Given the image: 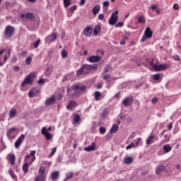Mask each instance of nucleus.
<instances>
[{
  "label": "nucleus",
  "mask_w": 181,
  "mask_h": 181,
  "mask_svg": "<svg viewBox=\"0 0 181 181\" xmlns=\"http://www.w3.org/2000/svg\"><path fill=\"white\" fill-rule=\"evenodd\" d=\"M52 71H53V66H49V67L46 68L45 71V74L46 77H49V76H50V74H52Z\"/></svg>",
  "instance_id": "obj_25"
},
{
  "label": "nucleus",
  "mask_w": 181,
  "mask_h": 181,
  "mask_svg": "<svg viewBox=\"0 0 181 181\" xmlns=\"http://www.w3.org/2000/svg\"><path fill=\"white\" fill-rule=\"evenodd\" d=\"M18 131V128L12 127L7 132V136L9 139H13L15 138V133Z\"/></svg>",
  "instance_id": "obj_7"
},
{
  "label": "nucleus",
  "mask_w": 181,
  "mask_h": 181,
  "mask_svg": "<svg viewBox=\"0 0 181 181\" xmlns=\"http://www.w3.org/2000/svg\"><path fill=\"white\" fill-rule=\"evenodd\" d=\"M100 30H101V26L100 25H96L93 30V35L97 36V35H98Z\"/></svg>",
  "instance_id": "obj_30"
},
{
  "label": "nucleus",
  "mask_w": 181,
  "mask_h": 181,
  "mask_svg": "<svg viewBox=\"0 0 181 181\" xmlns=\"http://www.w3.org/2000/svg\"><path fill=\"white\" fill-rule=\"evenodd\" d=\"M30 63H32V57H28L25 59V64H28V66H29Z\"/></svg>",
  "instance_id": "obj_42"
},
{
  "label": "nucleus",
  "mask_w": 181,
  "mask_h": 181,
  "mask_svg": "<svg viewBox=\"0 0 181 181\" xmlns=\"http://www.w3.org/2000/svg\"><path fill=\"white\" fill-rule=\"evenodd\" d=\"M173 59L174 60H177L178 62H180V58L179 57V55H174Z\"/></svg>",
  "instance_id": "obj_60"
},
{
  "label": "nucleus",
  "mask_w": 181,
  "mask_h": 181,
  "mask_svg": "<svg viewBox=\"0 0 181 181\" xmlns=\"http://www.w3.org/2000/svg\"><path fill=\"white\" fill-rule=\"evenodd\" d=\"M40 43V39H38L36 42H34L33 46H34L35 49H37Z\"/></svg>",
  "instance_id": "obj_46"
},
{
  "label": "nucleus",
  "mask_w": 181,
  "mask_h": 181,
  "mask_svg": "<svg viewBox=\"0 0 181 181\" xmlns=\"http://www.w3.org/2000/svg\"><path fill=\"white\" fill-rule=\"evenodd\" d=\"M8 173L10 176H11L12 179H16V175H15V173H13V170H9Z\"/></svg>",
  "instance_id": "obj_43"
},
{
  "label": "nucleus",
  "mask_w": 181,
  "mask_h": 181,
  "mask_svg": "<svg viewBox=\"0 0 181 181\" xmlns=\"http://www.w3.org/2000/svg\"><path fill=\"white\" fill-rule=\"evenodd\" d=\"M163 172H168V170L166 169V166L163 164H159L156 168L155 173L156 175H160L161 173H163Z\"/></svg>",
  "instance_id": "obj_5"
},
{
  "label": "nucleus",
  "mask_w": 181,
  "mask_h": 181,
  "mask_svg": "<svg viewBox=\"0 0 181 181\" xmlns=\"http://www.w3.org/2000/svg\"><path fill=\"white\" fill-rule=\"evenodd\" d=\"M64 5L65 8H69L70 6V0H64Z\"/></svg>",
  "instance_id": "obj_44"
},
{
  "label": "nucleus",
  "mask_w": 181,
  "mask_h": 181,
  "mask_svg": "<svg viewBox=\"0 0 181 181\" xmlns=\"http://www.w3.org/2000/svg\"><path fill=\"white\" fill-rule=\"evenodd\" d=\"M62 94L54 95L55 101L57 100H62Z\"/></svg>",
  "instance_id": "obj_53"
},
{
  "label": "nucleus",
  "mask_w": 181,
  "mask_h": 181,
  "mask_svg": "<svg viewBox=\"0 0 181 181\" xmlns=\"http://www.w3.org/2000/svg\"><path fill=\"white\" fill-rule=\"evenodd\" d=\"M168 69V65L166 64H159V65H154L153 66V71H162V70H166Z\"/></svg>",
  "instance_id": "obj_10"
},
{
  "label": "nucleus",
  "mask_w": 181,
  "mask_h": 181,
  "mask_svg": "<svg viewBox=\"0 0 181 181\" xmlns=\"http://www.w3.org/2000/svg\"><path fill=\"white\" fill-rule=\"evenodd\" d=\"M111 66L110 65H107L104 69H103V74H105V73H108V71H110V70H111Z\"/></svg>",
  "instance_id": "obj_40"
},
{
  "label": "nucleus",
  "mask_w": 181,
  "mask_h": 181,
  "mask_svg": "<svg viewBox=\"0 0 181 181\" xmlns=\"http://www.w3.org/2000/svg\"><path fill=\"white\" fill-rule=\"evenodd\" d=\"M46 169L45 168V167H41L40 168L39 170V175H37L35 177V179L34 181H45L46 180V175L45 174Z\"/></svg>",
  "instance_id": "obj_2"
},
{
  "label": "nucleus",
  "mask_w": 181,
  "mask_h": 181,
  "mask_svg": "<svg viewBox=\"0 0 181 181\" xmlns=\"http://www.w3.org/2000/svg\"><path fill=\"white\" fill-rule=\"evenodd\" d=\"M13 71H19V70H21V69L19 68V66H15L13 67Z\"/></svg>",
  "instance_id": "obj_57"
},
{
  "label": "nucleus",
  "mask_w": 181,
  "mask_h": 181,
  "mask_svg": "<svg viewBox=\"0 0 181 181\" xmlns=\"http://www.w3.org/2000/svg\"><path fill=\"white\" fill-rule=\"evenodd\" d=\"M60 176V173L59 171H54L52 173L51 179L52 180H57Z\"/></svg>",
  "instance_id": "obj_21"
},
{
  "label": "nucleus",
  "mask_w": 181,
  "mask_h": 181,
  "mask_svg": "<svg viewBox=\"0 0 181 181\" xmlns=\"http://www.w3.org/2000/svg\"><path fill=\"white\" fill-rule=\"evenodd\" d=\"M33 76V74H30L29 75H28V76L22 82L21 86L24 87V86H26V84H33V80H32Z\"/></svg>",
  "instance_id": "obj_6"
},
{
  "label": "nucleus",
  "mask_w": 181,
  "mask_h": 181,
  "mask_svg": "<svg viewBox=\"0 0 181 181\" xmlns=\"http://www.w3.org/2000/svg\"><path fill=\"white\" fill-rule=\"evenodd\" d=\"M163 148L164 151V153H168L170 152V151H172V147L169 144L164 145L163 146Z\"/></svg>",
  "instance_id": "obj_27"
},
{
  "label": "nucleus",
  "mask_w": 181,
  "mask_h": 181,
  "mask_svg": "<svg viewBox=\"0 0 181 181\" xmlns=\"http://www.w3.org/2000/svg\"><path fill=\"white\" fill-rule=\"evenodd\" d=\"M141 141H142V139H141V138L136 139L135 140V144H134L135 146H138L139 145Z\"/></svg>",
  "instance_id": "obj_51"
},
{
  "label": "nucleus",
  "mask_w": 181,
  "mask_h": 181,
  "mask_svg": "<svg viewBox=\"0 0 181 181\" xmlns=\"http://www.w3.org/2000/svg\"><path fill=\"white\" fill-rule=\"evenodd\" d=\"M72 90L75 91V95L80 97L81 94H84L87 90V86L81 83H75L71 86Z\"/></svg>",
  "instance_id": "obj_1"
},
{
  "label": "nucleus",
  "mask_w": 181,
  "mask_h": 181,
  "mask_svg": "<svg viewBox=\"0 0 181 181\" xmlns=\"http://www.w3.org/2000/svg\"><path fill=\"white\" fill-rule=\"evenodd\" d=\"M83 69H85V70H87L88 71H90V70H91V65L84 64Z\"/></svg>",
  "instance_id": "obj_47"
},
{
  "label": "nucleus",
  "mask_w": 181,
  "mask_h": 181,
  "mask_svg": "<svg viewBox=\"0 0 181 181\" xmlns=\"http://www.w3.org/2000/svg\"><path fill=\"white\" fill-rule=\"evenodd\" d=\"M73 173H69L68 174H66V178L64 180V181H67L69 180V179H71V177H73Z\"/></svg>",
  "instance_id": "obj_41"
},
{
  "label": "nucleus",
  "mask_w": 181,
  "mask_h": 181,
  "mask_svg": "<svg viewBox=\"0 0 181 181\" xmlns=\"http://www.w3.org/2000/svg\"><path fill=\"white\" fill-rule=\"evenodd\" d=\"M152 104H156L158 103V98L155 97L151 100Z\"/></svg>",
  "instance_id": "obj_55"
},
{
  "label": "nucleus",
  "mask_w": 181,
  "mask_h": 181,
  "mask_svg": "<svg viewBox=\"0 0 181 181\" xmlns=\"http://www.w3.org/2000/svg\"><path fill=\"white\" fill-rule=\"evenodd\" d=\"M77 107V103L74 100H71L69 103V104L66 106L67 110H73V108Z\"/></svg>",
  "instance_id": "obj_20"
},
{
  "label": "nucleus",
  "mask_w": 181,
  "mask_h": 181,
  "mask_svg": "<svg viewBox=\"0 0 181 181\" xmlns=\"http://www.w3.org/2000/svg\"><path fill=\"white\" fill-rule=\"evenodd\" d=\"M132 101H134L133 96L127 97L126 99L123 100V105L124 107H129V105L132 104Z\"/></svg>",
  "instance_id": "obj_13"
},
{
  "label": "nucleus",
  "mask_w": 181,
  "mask_h": 181,
  "mask_svg": "<svg viewBox=\"0 0 181 181\" xmlns=\"http://www.w3.org/2000/svg\"><path fill=\"white\" fill-rule=\"evenodd\" d=\"M83 33L85 36H86V37H90V36H91V34L93 33V28L87 26L85 28Z\"/></svg>",
  "instance_id": "obj_17"
},
{
  "label": "nucleus",
  "mask_w": 181,
  "mask_h": 181,
  "mask_svg": "<svg viewBox=\"0 0 181 181\" xmlns=\"http://www.w3.org/2000/svg\"><path fill=\"white\" fill-rule=\"evenodd\" d=\"M37 94H39V90L37 88H33L29 91L28 97H30V98H33V97H36Z\"/></svg>",
  "instance_id": "obj_19"
},
{
  "label": "nucleus",
  "mask_w": 181,
  "mask_h": 181,
  "mask_svg": "<svg viewBox=\"0 0 181 181\" xmlns=\"http://www.w3.org/2000/svg\"><path fill=\"white\" fill-rule=\"evenodd\" d=\"M118 21V10L113 12L110 16V18L108 21L109 25H114L117 23Z\"/></svg>",
  "instance_id": "obj_4"
},
{
  "label": "nucleus",
  "mask_w": 181,
  "mask_h": 181,
  "mask_svg": "<svg viewBox=\"0 0 181 181\" xmlns=\"http://www.w3.org/2000/svg\"><path fill=\"white\" fill-rule=\"evenodd\" d=\"M100 9H101V6L100 5H96L92 9V12H93V15H97L98 12H100Z\"/></svg>",
  "instance_id": "obj_29"
},
{
  "label": "nucleus",
  "mask_w": 181,
  "mask_h": 181,
  "mask_svg": "<svg viewBox=\"0 0 181 181\" xmlns=\"http://www.w3.org/2000/svg\"><path fill=\"white\" fill-rule=\"evenodd\" d=\"M80 119H81L80 115L76 114L74 116V122L75 124H78V122H80Z\"/></svg>",
  "instance_id": "obj_32"
},
{
  "label": "nucleus",
  "mask_w": 181,
  "mask_h": 181,
  "mask_svg": "<svg viewBox=\"0 0 181 181\" xmlns=\"http://www.w3.org/2000/svg\"><path fill=\"white\" fill-rule=\"evenodd\" d=\"M13 33H15V28L12 25H7L4 31L5 37L6 39H11Z\"/></svg>",
  "instance_id": "obj_3"
},
{
  "label": "nucleus",
  "mask_w": 181,
  "mask_h": 181,
  "mask_svg": "<svg viewBox=\"0 0 181 181\" xmlns=\"http://www.w3.org/2000/svg\"><path fill=\"white\" fill-rule=\"evenodd\" d=\"M147 39H149L148 37H146V35H144L141 37V42H145V40H146Z\"/></svg>",
  "instance_id": "obj_59"
},
{
  "label": "nucleus",
  "mask_w": 181,
  "mask_h": 181,
  "mask_svg": "<svg viewBox=\"0 0 181 181\" xmlns=\"http://www.w3.org/2000/svg\"><path fill=\"white\" fill-rule=\"evenodd\" d=\"M76 9H77V6L76 5H74V6H72L69 8V12H74V11H76Z\"/></svg>",
  "instance_id": "obj_49"
},
{
  "label": "nucleus",
  "mask_w": 181,
  "mask_h": 181,
  "mask_svg": "<svg viewBox=\"0 0 181 181\" xmlns=\"http://www.w3.org/2000/svg\"><path fill=\"white\" fill-rule=\"evenodd\" d=\"M62 57L63 59H66V57H67V51L66 50H62Z\"/></svg>",
  "instance_id": "obj_50"
},
{
  "label": "nucleus",
  "mask_w": 181,
  "mask_h": 181,
  "mask_svg": "<svg viewBox=\"0 0 181 181\" xmlns=\"http://www.w3.org/2000/svg\"><path fill=\"white\" fill-rule=\"evenodd\" d=\"M146 20L144 16H139L137 20L138 23H145Z\"/></svg>",
  "instance_id": "obj_34"
},
{
  "label": "nucleus",
  "mask_w": 181,
  "mask_h": 181,
  "mask_svg": "<svg viewBox=\"0 0 181 181\" xmlns=\"http://www.w3.org/2000/svg\"><path fill=\"white\" fill-rule=\"evenodd\" d=\"M110 74H106V75L103 76V79L108 80V78H110Z\"/></svg>",
  "instance_id": "obj_61"
},
{
  "label": "nucleus",
  "mask_w": 181,
  "mask_h": 181,
  "mask_svg": "<svg viewBox=\"0 0 181 181\" xmlns=\"http://www.w3.org/2000/svg\"><path fill=\"white\" fill-rule=\"evenodd\" d=\"M23 139H25V134H21L15 142V148H16V149L19 148V146H21L22 142H23Z\"/></svg>",
  "instance_id": "obj_12"
},
{
  "label": "nucleus",
  "mask_w": 181,
  "mask_h": 181,
  "mask_svg": "<svg viewBox=\"0 0 181 181\" xmlns=\"http://www.w3.org/2000/svg\"><path fill=\"white\" fill-rule=\"evenodd\" d=\"M99 131H100V134H102L103 135H104V134H105L107 130L105 129V127H100Z\"/></svg>",
  "instance_id": "obj_45"
},
{
  "label": "nucleus",
  "mask_w": 181,
  "mask_h": 181,
  "mask_svg": "<svg viewBox=\"0 0 181 181\" xmlns=\"http://www.w3.org/2000/svg\"><path fill=\"white\" fill-rule=\"evenodd\" d=\"M54 103H56V98H54V95H53L45 100V105H46V107H50V105H53Z\"/></svg>",
  "instance_id": "obj_9"
},
{
  "label": "nucleus",
  "mask_w": 181,
  "mask_h": 181,
  "mask_svg": "<svg viewBox=\"0 0 181 181\" xmlns=\"http://www.w3.org/2000/svg\"><path fill=\"white\" fill-rule=\"evenodd\" d=\"M153 35V31L151 30V28L147 27L144 31V35L148 39H151Z\"/></svg>",
  "instance_id": "obj_18"
},
{
  "label": "nucleus",
  "mask_w": 181,
  "mask_h": 181,
  "mask_svg": "<svg viewBox=\"0 0 181 181\" xmlns=\"http://www.w3.org/2000/svg\"><path fill=\"white\" fill-rule=\"evenodd\" d=\"M0 121H5V114L0 116Z\"/></svg>",
  "instance_id": "obj_62"
},
{
  "label": "nucleus",
  "mask_w": 181,
  "mask_h": 181,
  "mask_svg": "<svg viewBox=\"0 0 181 181\" xmlns=\"http://www.w3.org/2000/svg\"><path fill=\"white\" fill-rule=\"evenodd\" d=\"M101 59H103L101 56H91L88 58V62H90V63H98Z\"/></svg>",
  "instance_id": "obj_15"
},
{
  "label": "nucleus",
  "mask_w": 181,
  "mask_h": 181,
  "mask_svg": "<svg viewBox=\"0 0 181 181\" xmlns=\"http://www.w3.org/2000/svg\"><path fill=\"white\" fill-rule=\"evenodd\" d=\"M110 6V1H106L103 2V8H108Z\"/></svg>",
  "instance_id": "obj_54"
},
{
  "label": "nucleus",
  "mask_w": 181,
  "mask_h": 181,
  "mask_svg": "<svg viewBox=\"0 0 181 181\" xmlns=\"http://www.w3.org/2000/svg\"><path fill=\"white\" fill-rule=\"evenodd\" d=\"M16 114H17L16 109H11L9 113L10 118H13Z\"/></svg>",
  "instance_id": "obj_33"
},
{
  "label": "nucleus",
  "mask_w": 181,
  "mask_h": 181,
  "mask_svg": "<svg viewBox=\"0 0 181 181\" xmlns=\"http://www.w3.org/2000/svg\"><path fill=\"white\" fill-rule=\"evenodd\" d=\"M100 97H101V93L99 91H96L95 93V101H98L100 100Z\"/></svg>",
  "instance_id": "obj_36"
},
{
  "label": "nucleus",
  "mask_w": 181,
  "mask_h": 181,
  "mask_svg": "<svg viewBox=\"0 0 181 181\" xmlns=\"http://www.w3.org/2000/svg\"><path fill=\"white\" fill-rule=\"evenodd\" d=\"M98 19L103 21V19H104V14H99Z\"/></svg>",
  "instance_id": "obj_64"
},
{
  "label": "nucleus",
  "mask_w": 181,
  "mask_h": 181,
  "mask_svg": "<svg viewBox=\"0 0 181 181\" xmlns=\"http://www.w3.org/2000/svg\"><path fill=\"white\" fill-rule=\"evenodd\" d=\"M108 116V109H104V110L101 113L102 118H107Z\"/></svg>",
  "instance_id": "obj_35"
},
{
  "label": "nucleus",
  "mask_w": 181,
  "mask_h": 181,
  "mask_svg": "<svg viewBox=\"0 0 181 181\" xmlns=\"http://www.w3.org/2000/svg\"><path fill=\"white\" fill-rule=\"evenodd\" d=\"M153 139H155V136H148V138L146 141V145H149V144H151V142H152V141H153Z\"/></svg>",
  "instance_id": "obj_39"
},
{
  "label": "nucleus",
  "mask_w": 181,
  "mask_h": 181,
  "mask_svg": "<svg viewBox=\"0 0 181 181\" xmlns=\"http://www.w3.org/2000/svg\"><path fill=\"white\" fill-rule=\"evenodd\" d=\"M160 77H163L162 74H156L153 75V79L156 81H158V80H160V78H161Z\"/></svg>",
  "instance_id": "obj_37"
},
{
  "label": "nucleus",
  "mask_w": 181,
  "mask_h": 181,
  "mask_svg": "<svg viewBox=\"0 0 181 181\" xmlns=\"http://www.w3.org/2000/svg\"><path fill=\"white\" fill-rule=\"evenodd\" d=\"M94 149H95V143H93L92 145L83 148L86 152H91V151H94Z\"/></svg>",
  "instance_id": "obj_23"
},
{
  "label": "nucleus",
  "mask_w": 181,
  "mask_h": 181,
  "mask_svg": "<svg viewBox=\"0 0 181 181\" xmlns=\"http://www.w3.org/2000/svg\"><path fill=\"white\" fill-rule=\"evenodd\" d=\"M173 9H175V10L179 9V4H175L173 5Z\"/></svg>",
  "instance_id": "obj_63"
},
{
  "label": "nucleus",
  "mask_w": 181,
  "mask_h": 181,
  "mask_svg": "<svg viewBox=\"0 0 181 181\" xmlns=\"http://www.w3.org/2000/svg\"><path fill=\"white\" fill-rule=\"evenodd\" d=\"M97 67H98V66L97 64L90 65L91 70H95V69H97Z\"/></svg>",
  "instance_id": "obj_58"
},
{
  "label": "nucleus",
  "mask_w": 181,
  "mask_h": 181,
  "mask_svg": "<svg viewBox=\"0 0 181 181\" xmlns=\"http://www.w3.org/2000/svg\"><path fill=\"white\" fill-rule=\"evenodd\" d=\"M124 26V23L119 22L115 25V28H122Z\"/></svg>",
  "instance_id": "obj_52"
},
{
  "label": "nucleus",
  "mask_w": 181,
  "mask_h": 181,
  "mask_svg": "<svg viewBox=\"0 0 181 181\" xmlns=\"http://www.w3.org/2000/svg\"><path fill=\"white\" fill-rule=\"evenodd\" d=\"M84 66L81 67L76 72L77 76H81L83 74V72L84 71Z\"/></svg>",
  "instance_id": "obj_38"
},
{
  "label": "nucleus",
  "mask_w": 181,
  "mask_h": 181,
  "mask_svg": "<svg viewBox=\"0 0 181 181\" xmlns=\"http://www.w3.org/2000/svg\"><path fill=\"white\" fill-rule=\"evenodd\" d=\"M42 135H44L45 136L47 141H50L53 138V136H52V134L49 133L47 132V129L46 127H42L41 130Z\"/></svg>",
  "instance_id": "obj_8"
},
{
  "label": "nucleus",
  "mask_w": 181,
  "mask_h": 181,
  "mask_svg": "<svg viewBox=\"0 0 181 181\" xmlns=\"http://www.w3.org/2000/svg\"><path fill=\"white\" fill-rule=\"evenodd\" d=\"M56 151H57V148L54 147L52 148V151L49 154V158H52V156H53L54 153H56Z\"/></svg>",
  "instance_id": "obj_48"
},
{
  "label": "nucleus",
  "mask_w": 181,
  "mask_h": 181,
  "mask_svg": "<svg viewBox=\"0 0 181 181\" xmlns=\"http://www.w3.org/2000/svg\"><path fill=\"white\" fill-rule=\"evenodd\" d=\"M21 18L28 19L29 21H33L35 19V14L33 13H26L21 14Z\"/></svg>",
  "instance_id": "obj_14"
},
{
  "label": "nucleus",
  "mask_w": 181,
  "mask_h": 181,
  "mask_svg": "<svg viewBox=\"0 0 181 181\" xmlns=\"http://www.w3.org/2000/svg\"><path fill=\"white\" fill-rule=\"evenodd\" d=\"M7 160L10 162L11 165L13 166L15 165V160H16L15 154H8L7 156Z\"/></svg>",
  "instance_id": "obj_16"
},
{
  "label": "nucleus",
  "mask_w": 181,
  "mask_h": 181,
  "mask_svg": "<svg viewBox=\"0 0 181 181\" xmlns=\"http://www.w3.org/2000/svg\"><path fill=\"white\" fill-rule=\"evenodd\" d=\"M67 94L69 95V97H77V95H75L76 94V91L71 88H68L67 89Z\"/></svg>",
  "instance_id": "obj_22"
},
{
  "label": "nucleus",
  "mask_w": 181,
  "mask_h": 181,
  "mask_svg": "<svg viewBox=\"0 0 181 181\" xmlns=\"http://www.w3.org/2000/svg\"><path fill=\"white\" fill-rule=\"evenodd\" d=\"M132 162H134V158L132 157H127L125 158L124 160V163H125L126 165H131Z\"/></svg>",
  "instance_id": "obj_28"
},
{
  "label": "nucleus",
  "mask_w": 181,
  "mask_h": 181,
  "mask_svg": "<svg viewBox=\"0 0 181 181\" xmlns=\"http://www.w3.org/2000/svg\"><path fill=\"white\" fill-rule=\"evenodd\" d=\"M57 39V34L56 33H53L50 34L49 35H48L46 37L45 40L48 43H51V42H54V40H56Z\"/></svg>",
  "instance_id": "obj_11"
},
{
  "label": "nucleus",
  "mask_w": 181,
  "mask_h": 181,
  "mask_svg": "<svg viewBox=\"0 0 181 181\" xmlns=\"http://www.w3.org/2000/svg\"><path fill=\"white\" fill-rule=\"evenodd\" d=\"M119 127L118 126V124H113L112 126V128L110 129V134H115V132H117V131H118Z\"/></svg>",
  "instance_id": "obj_26"
},
{
  "label": "nucleus",
  "mask_w": 181,
  "mask_h": 181,
  "mask_svg": "<svg viewBox=\"0 0 181 181\" xmlns=\"http://www.w3.org/2000/svg\"><path fill=\"white\" fill-rule=\"evenodd\" d=\"M29 166H30V163L28 162H25V163L23 165V171L24 173H28L29 172Z\"/></svg>",
  "instance_id": "obj_24"
},
{
  "label": "nucleus",
  "mask_w": 181,
  "mask_h": 181,
  "mask_svg": "<svg viewBox=\"0 0 181 181\" xmlns=\"http://www.w3.org/2000/svg\"><path fill=\"white\" fill-rule=\"evenodd\" d=\"M35 155H36V151H31L30 155L25 156L24 161L26 162L28 159H30V156H35Z\"/></svg>",
  "instance_id": "obj_31"
},
{
  "label": "nucleus",
  "mask_w": 181,
  "mask_h": 181,
  "mask_svg": "<svg viewBox=\"0 0 181 181\" xmlns=\"http://www.w3.org/2000/svg\"><path fill=\"white\" fill-rule=\"evenodd\" d=\"M37 84H45V79L40 78L39 81H37Z\"/></svg>",
  "instance_id": "obj_56"
}]
</instances>
